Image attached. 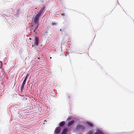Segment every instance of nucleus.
<instances>
[{"label": "nucleus", "mask_w": 134, "mask_h": 134, "mask_svg": "<svg viewBox=\"0 0 134 134\" xmlns=\"http://www.w3.org/2000/svg\"><path fill=\"white\" fill-rule=\"evenodd\" d=\"M27 79H25L24 80L23 82L22 83V85L21 87V89H22L23 88H24V86L25 85V83L26 82V81Z\"/></svg>", "instance_id": "8"}, {"label": "nucleus", "mask_w": 134, "mask_h": 134, "mask_svg": "<svg viewBox=\"0 0 134 134\" xmlns=\"http://www.w3.org/2000/svg\"><path fill=\"white\" fill-rule=\"evenodd\" d=\"M60 31H62V29H60Z\"/></svg>", "instance_id": "18"}, {"label": "nucleus", "mask_w": 134, "mask_h": 134, "mask_svg": "<svg viewBox=\"0 0 134 134\" xmlns=\"http://www.w3.org/2000/svg\"><path fill=\"white\" fill-rule=\"evenodd\" d=\"M88 134H93V132L91 131H90L88 133Z\"/></svg>", "instance_id": "13"}, {"label": "nucleus", "mask_w": 134, "mask_h": 134, "mask_svg": "<svg viewBox=\"0 0 134 134\" xmlns=\"http://www.w3.org/2000/svg\"><path fill=\"white\" fill-rule=\"evenodd\" d=\"M68 131V129L67 128L65 127L64 128L61 133V134H66L67 132Z\"/></svg>", "instance_id": "5"}, {"label": "nucleus", "mask_w": 134, "mask_h": 134, "mask_svg": "<svg viewBox=\"0 0 134 134\" xmlns=\"http://www.w3.org/2000/svg\"><path fill=\"white\" fill-rule=\"evenodd\" d=\"M45 9V7H43L40 10L39 12L37 14L38 15H39L41 16L42 14L43 13V10Z\"/></svg>", "instance_id": "6"}, {"label": "nucleus", "mask_w": 134, "mask_h": 134, "mask_svg": "<svg viewBox=\"0 0 134 134\" xmlns=\"http://www.w3.org/2000/svg\"><path fill=\"white\" fill-rule=\"evenodd\" d=\"M62 15L64 16V14H62Z\"/></svg>", "instance_id": "17"}, {"label": "nucleus", "mask_w": 134, "mask_h": 134, "mask_svg": "<svg viewBox=\"0 0 134 134\" xmlns=\"http://www.w3.org/2000/svg\"><path fill=\"white\" fill-rule=\"evenodd\" d=\"M50 58L51 59V58H52L51 57Z\"/></svg>", "instance_id": "19"}, {"label": "nucleus", "mask_w": 134, "mask_h": 134, "mask_svg": "<svg viewBox=\"0 0 134 134\" xmlns=\"http://www.w3.org/2000/svg\"><path fill=\"white\" fill-rule=\"evenodd\" d=\"M38 43L39 40L38 38L37 37H36L35 38V42L34 43V46H37L38 45Z\"/></svg>", "instance_id": "7"}, {"label": "nucleus", "mask_w": 134, "mask_h": 134, "mask_svg": "<svg viewBox=\"0 0 134 134\" xmlns=\"http://www.w3.org/2000/svg\"><path fill=\"white\" fill-rule=\"evenodd\" d=\"M29 39H31V38H30Z\"/></svg>", "instance_id": "21"}, {"label": "nucleus", "mask_w": 134, "mask_h": 134, "mask_svg": "<svg viewBox=\"0 0 134 134\" xmlns=\"http://www.w3.org/2000/svg\"><path fill=\"white\" fill-rule=\"evenodd\" d=\"M74 122V120H72L70 121H69L68 124V126H69L73 124Z\"/></svg>", "instance_id": "9"}, {"label": "nucleus", "mask_w": 134, "mask_h": 134, "mask_svg": "<svg viewBox=\"0 0 134 134\" xmlns=\"http://www.w3.org/2000/svg\"><path fill=\"white\" fill-rule=\"evenodd\" d=\"M69 119V118H68V119Z\"/></svg>", "instance_id": "20"}, {"label": "nucleus", "mask_w": 134, "mask_h": 134, "mask_svg": "<svg viewBox=\"0 0 134 134\" xmlns=\"http://www.w3.org/2000/svg\"><path fill=\"white\" fill-rule=\"evenodd\" d=\"M52 25H56V23H52Z\"/></svg>", "instance_id": "14"}, {"label": "nucleus", "mask_w": 134, "mask_h": 134, "mask_svg": "<svg viewBox=\"0 0 134 134\" xmlns=\"http://www.w3.org/2000/svg\"><path fill=\"white\" fill-rule=\"evenodd\" d=\"M39 26V24H35V25L32 26L33 29H34V32H35V30L37 29Z\"/></svg>", "instance_id": "3"}, {"label": "nucleus", "mask_w": 134, "mask_h": 134, "mask_svg": "<svg viewBox=\"0 0 134 134\" xmlns=\"http://www.w3.org/2000/svg\"><path fill=\"white\" fill-rule=\"evenodd\" d=\"M76 129L78 130H82V131H84L86 130V128L80 124L77 126Z\"/></svg>", "instance_id": "1"}, {"label": "nucleus", "mask_w": 134, "mask_h": 134, "mask_svg": "<svg viewBox=\"0 0 134 134\" xmlns=\"http://www.w3.org/2000/svg\"><path fill=\"white\" fill-rule=\"evenodd\" d=\"M28 75H29L28 74H27V75H26V77L25 78V79H27V78L28 77Z\"/></svg>", "instance_id": "15"}, {"label": "nucleus", "mask_w": 134, "mask_h": 134, "mask_svg": "<svg viewBox=\"0 0 134 134\" xmlns=\"http://www.w3.org/2000/svg\"><path fill=\"white\" fill-rule=\"evenodd\" d=\"M40 16L39 15L37 14L36 15L34 18V21L35 24H39V17Z\"/></svg>", "instance_id": "2"}, {"label": "nucleus", "mask_w": 134, "mask_h": 134, "mask_svg": "<svg viewBox=\"0 0 134 134\" xmlns=\"http://www.w3.org/2000/svg\"><path fill=\"white\" fill-rule=\"evenodd\" d=\"M87 124L88 125L91 127H92L93 126V123L89 122H86Z\"/></svg>", "instance_id": "12"}, {"label": "nucleus", "mask_w": 134, "mask_h": 134, "mask_svg": "<svg viewBox=\"0 0 134 134\" xmlns=\"http://www.w3.org/2000/svg\"><path fill=\"white\" fill-rule=\"evenodd\" d=\"M65 124V122L64 121H62L60 123L59 125L60 126H63Z\"/></svg>", "instance_id": "11"}, {"label": "nucleus", "mask_w": 134, "mask_h": 134, "mask_svg": "<svg viewBox=\"0 0 134 134\" xmlns=\"http://www.w3.org/2000/svg\"><path fill=\"white\" fill-rule=\"evenodd\" d=\"M61 128L60 127H57L55 130L54 132L56 134H58L60 132L61 130Z\"/></svg>", "instance_id": "4"}, {"label": "nucleus", "mask_w": 134, "mask_h": 134, "mask_svg": "<svg viewBox=\"0 0 134 134\" xmlns=\"http://www.w3.org/2000/svg\"><path fill=\"white\" fill-rule=\"evenodd\" d=\"M94 134H103V133L101 131L98 130Z\"/></svg>", "instance_id": "10"}, {"label": "nucleus", "mask_w": 134, "mask_h": 134, "mask_svg": "<svg viewBox=\"0 0 134 134\" xmlns=\"http://www.w3.org/2000/svg\"><path fill=\"white\" fill-rule=\"evenodd\" d=\"M67 96H68V98H69V99L70 98V95L68 94Z\"/></svg>", "instance_id": "16"}]
</instances>
